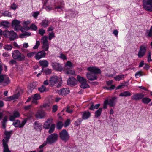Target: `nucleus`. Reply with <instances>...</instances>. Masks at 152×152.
Instances as JSON below:
<instances>
[{"instance_id":"nucleus-23","label":"nucleus","mask_w":152,"mask_h":152,"mask_svg":"<svg viewBox=\"0 0 152 152\" xmlns=\"http://www.w3.org/2000/svg\"><path fill=\"white\" fill-rule=\"evenodd\" d=\"M53 124L51 121L48 119L45 123L43 127L45 129H49L51 124Z\"/></svg>"},{"instance_id":"nucleus-10","label":"nucleus","mask_w":152,"mask_h":152,"mask_svg":"<svg viewBox=\"0 0 152 152\" xmlns=\"http://www.w3.org/2000/svg\"><path fill=\"white\" fill-rule=\"evenodd\" d=\"M146 48L147 47L144 45H142L140 46L137 54L139 58H141L145 55L146 52Z\"/></svg>"},{"instance_id":"nucleus-4","label":"nucleus","mask_w":152,"mask_h":152,"mask_svg":"<svg viewBox=\"0 0 152 152\" xmlns=\"http://www.w3.org/2000/svg\"><path fill=\"white\" fill-rule=\"evenodd\" d=\"M13 58L14 59L20 61L23 60L25 58L24 55L22 54L18 50H15L12 53Z\"/></svg>"},{"instance_id":"nucleus-43","label":"nucleus","mask_w":152,"mask_h":152,"mask_svg":"<svg viewBox=\"0 0 152 152\" xmlns=\"http://www.w3.org/2000/svg\"><path fill=\"white\" fill-rule=\"evenodd\" d=\"M63 124L62 122L61 121L58 122L56 124L57 129L58 130L61 129L62 127Z\"/></svg>"},{"instance_id":"nucleus-58","label":"nucleus","mask_w":152,"mask_h":152,"mask_svg":"<svg viewBox=\"0 0 152 152\" xmlns=\"http://www.w3.org/2000/svg\"><path fill=\"white\" fill-rule=\"evenodd\" d=\"M17 7V6L15 4L13 3L11 5L10 8L13 10H15Z\"/></svg>"},{"instance_id":"nucleus-3","label":"nucleus","mask_w":152,"mask_h":152,"mask_svg":"<svg viewBox=\"0 0 152 152\" xmlns=\"http://www.w3.org/2000/svg\"><path fill=\"white\" fill-rule=\"evenodd\" d=\"M49 84L50 86L53 87L58 83L57 85V88L60 87L62 85V80L61 78H59L57 76H54L51 77L50 79Z\"/></svg>"},{"instance_id":"nucleus-44","label":"nucleus","mask_w":152,"mask_h":152,"mask_svg":"<svg viewBox=\"0 0 152 152\" xmlns=\"http://www.w3.org/2000/svg\"><path fill=\"white\" fill-rule=\"evenodd\" d=\"M32 98L34 100H38L40 99L41 96L39 94H36L34 95L31 96Z\"/></svg>"},{"instance_id":"nucleus-54","label":"nucleus","mask_w":152,"mask_h":152,"mask_svg":"<svg viewBox=\"0 0 152 152\" xmlns=\"http://www.w3.org/2000/svg\"><path fill=\"white\" fill-rule=\"evenodd\" d=\"M45 74L48 75L50 74L51 72V70L48 68L46 69L44 71Z\"/></svg>"},{"instance_id":"nucleus-57","label":"nucleus","mask_w":152,"mask_h":152,"mask_svg":"<svg viewBox=\"0 0 152 152\" xmlns=\"http://www.w3.org/2000/svg\"><path fill=\"white\" fill-rule=\"evenodd\" d=\"M70 124V120L67 119L65 122L64 124V126L66 127L69 125Z\"/></svg>"},{"instance_id":"nucleus-51","label":"nucleus","mask_w":152,"mask_h":152,"mask_svg":"<svg viewBox=\"0 0 152 152\" xmlns=\"http://www.w3.org/2000/svg\"><path fill=\"white\" fill-rule=\"evenodd\" d=\"M30 29L34 30H36L37 29V26L34 24H32L30 26Z\"/></svg>"},{"instance_id":"nucleus-40","label":"nucleus","mask_w":152,"mask_h":152,"mask_svg":"<svg viewBox=\"0 0 152 152\" xmlns=\"http://www.w3.org/2000/svg\"><path fill=\"white\" fill-rule=\"evenodd\" d=\"M124 75H118L114 77V78L116 81H119L124 79Z\"/></svg>"},{"instance_id":"nucleus-8","label":"nucleus","mask_w":152,"mask_h":152,"mask_svg":"<svg viewBox=\"0 0 152 152\" xmlns=\"http://www.w3.org/2000/svg\"><path fill=\"white\" fill-rule=\"evenodd\" d=\"M58 135L56 133H53L49 135L47 138L46 142L49 144H52L56 142Z\"/></svg>"},{"instance_id":"nucleus-50","label":"nucleus","mask_w":152,"mask_h":152,"mask_svg":"<svg viewBox=\"0 0 152 152\" xmlns=\"http://www.w3.org/2000/svg\"><path fill=\"white\" fill-rule=\"evenodd\" d=\"M107 104H108V100H105L104 102L103 106L102 109H106L107 108Z\"/></svg>"},{"instance_id":"nucleus-15","label":"nucleus","mask_w":152,"mask_h":152,"mask_svg":"<svg viewBox=\"0 0 152 152\" xmlns=\"http://www.w3.org/2000/svg\"><path fill=\"white\" fill-rule=\"evenodd\" d=\"M12 132V131H5L4 133L5 136L4 137V138L2 140L3 142L8 143L9 139L10 138Z\"/></svg>"},{"instance_id":"nucleus-33","label":"nucleus","mask_w":152,"mask_h":152,"mask_svg":"<svg viewBox=\"0 0 152 152\" xmlns=\"http://www.w3.org/2000/svg\"><path fill=\"white\" fill-rule=\"evenodd\" d=\"M1 26H3V28H7L9 27L10 23L9 22L3 21L1 22Z\"/></svg>"},{"instance_id":"nucleus-60","label":"nucleus","mask_w":152,"mask_h":152,"mask_svg":"<svg viewBox=\"0 0 152 152\" xmlns=\"http://www.w3.org/2000/svg\"><path fill=\"white\" fill-rule=\"evenodd\" d=\"M48 144L47 142L46 141L44 142L43 143L40 145L39 147V148L40 149H42V148L44 146H45L47 144Z\"/></svg>"},{"instance_id":"nucleus-1","label":"nucleus","mask_w":152,"mask_h":152,"mask_svg":"<svg viewBox=\"0 0 152 152\" xmlns=\"http://www.w3.org/2000/svg\"><path fill=\"white\" fill-rule=\"evenodd\" d=\"M41 42L42 44V48L43 50L36 53L34 58L37 60L45 57L46 55V51L48 50L49 48V45L48 41V37L46 36H44L41 38Z\"/></svg>"},{"instance_id":"nucleus-61","label":"nucleus","mask_w":152,"mask_h":152,"mask_svg":"<svg viewBox=\"0 0 152 152\" xmlns=\"http://www.w3.org/2000/svg\"><path fill=\"white\" fill-rule=\"evenodd\" d=\"M33 114V112L32 111H30L27 114V116L28 118H30L32 117V116Z\"/></svg>"},{"instance_id":"nucleus-24","label":"nucleus","mask_w":152,"mask_h":152,"mask_svg":"<svg viewBox=\"0 0 152 152\" xmlns=\"http://www.w3.org/2000/svg\"><path fill=\"white\" fill-rule=\"evenodd\" d=\"M76 80L73 77H70L67 80V84L70 86H73L75 84Z\"/></svg>"},{"instance_id":"nucleus-55","label":"nucleus","mask_w":152,"mask_h":152,"mask_svg":"<svg viewBox=\"0 0 152 152\" xmlns=\"http://www.w3.org/2000/svg\"><path fill=\"white\" fill-rule=\"evenodd\" d=\"M142 75V72L140 71H139L137 72L135 74V76L136 78H138L140 76Z\"/></svg>"},{"instance_id":"nucleus-2","label":"nucleus","mask_w":152,"mask_h":152,"mask_svg":"<svg viewBox=\"0 0 152 152\" xmlns=\"http://www.w3.org/2000/svg\"><path fill=\"white\" fill-rule=\"evenodd\" d=\"M87 70L90 72L87 73L86 76L88 80L93 81L97 79V75L101 73V70L98 67H89Z\"/></svg>"},{"instance_id":"nucleus-16","label":"nucleus","mask_w":152,"mask_h":152,"mask_svg":"<svg viewBox=\"0 0 152 152\" xmlns=\"http://www.w3.org/2000/svg\"><path fill=\"white\" fill-rule=\"evenodd\" d=\"M20 22L17 20H15L12 21V26L14 28L15 31L19 30L20 28Z\"/></svg>"},{"instance_id":"nucleus-59","label":"nucleus","mask_w":152,"mask_h":152,"mask_svg":"<svg viewBox=\"0 0 152 152\" xmlns=\"http://www.w3.org/2000/svg\"><path fill=\"white\" fill-rule=\"evenodd\" d=\"M48 144L47 142L46 141L44 142L43 143L40 145L39 147V148L40 149H42V148L44 146H45L47 144Z\"/></svg>"},{"instance_id":"nucleus-11","label":"nucleus","mask_w":152,"mask_h":152,"mask_svg":"<svg viewBox=\"0 0 152 152\" xmlns=\"http://www.w3.org/2000/svg\"><path fill=\"white\" fill-rule=\"evenodd\" d=\"M10 83V78L7 76L5 75H0V83L7 85Z\"/></svg>"},{"instance_id":"nucleus-48","label":"nucleus","mask_w":152,"mask_h":152,"mask_svg":"<svg viewBox=\"0 0 152 152\" xmlns=\"http://www.w3.org/2000/svg\"><path fill=\"white\" fill-rule=\"evenodd\" d=\"M46 90V87L44 86H42L41 87L38 88L39 91L41 92H43L45 91Z\"/></svg>"},{"instance_id":"nucleus-9","label":"nucleus","mask_w":152,"mask_h":152,"mask_svg":"<svg viewBox=\"0 0 152 152\" xmlns=\"http://www.w3.org/2000/svg\"><path fill=\"white\" fill-rule=\"evenodd\" d=\"M4 36L7 37H9V39L11 41H14L18 38L17 34L13 31H6L4 34Z\"/></svg>"},{"instance_id":"nucleus-38","label":"nucleus","mask_w":152,"mask_h":152,"mask_svg":"<svg viewBox=\"0 0 152 152\" xmlns=\"http://www.w3.org/2000/svg\"><path fill=\"white\" fill-rule=\"evenodd\" d=\"M55 128V125L54 124H53L50 126L49 128V130H48V133L49 134H51L53 133L54 131Z\"/></svg>"},{"instance_id":"nucleus-31","label":"nucleus","mask_w":152,"mask_h":152,"mask_svg":"<svg viewBox=\"0 0 152 152\" xmlns=\"http://www.w3.org/2000/svg\"><path fill=\"white\" fill-rule=\"evenodd\" d=\"M49 21L46 19L43 20L42 22L40 23V24L44 28L47 27L48 25Z\"/></svg>"},{"instance_id":"nucleus-13","label":"nucleus","mask_w":152,"mask_h":152,"mask_svg":"<svg viewBox=\"0 0 152 152\" xmlns=\"http://www.w3.org/2000/svg\"><path fill=\"white\" fill-rule=\"evenodd\" d=\"M73 66V64L71 62L69 61H67L65 65V69H66V73L68 74L72 73V71L70 70L69 68Z\"/></svg>"},{"instance_id":"nucleus-28","label":"nucleus","mask_w":152,"mask_h":152,"mask_svg":"<svg viewBox=\"0 0 152 152\" xmlns=\"http://www.w3.org/2000/svg\"><path fill=\"white\" fill-rule=\"evenodd\" d=\"M100 105V104L99 103L96 104L95 105L93 104H92L89 108V109L91 110L94 111L95 109H98Z\"/></svg>"},{"instance_id":"nucleus-7","label":"nucleus","mask_w":152,"mask_h":152,"mask_svg":"<svg viewBox=\"0 0 152 152\" xmlns=\"http://www.w3.org/2000/svg\"><path fill=\"white\" fill-rule=\"evenodd\" d=\"M59 137L61 140L64 142L68 141L69 138V134L65 129H63L60 132Z\"/></svg>"},{"instance_id":"nucleus-56","label":"nucleus","mask_w":152,"mask_h":152,"mask_svg":"<svg viewBox=\"0 0 152 152\" xmlns=\"http://www.w3.org/2000/svg\"><path fill=\"white\" fill-rule=\"evenodd\" d=\"M58 107L55 104L53 105L52 107L53 112H55L57 110Z\"/></svg>"},{"instance_id":"nucleus-46","label":"nucleus","mask_w":152,"mask_h":152,"mask_svg":"<svg viewBox=\"0 0 152 152\" xmlns=\"http://www.w3.org/2000/svg\"><path fill=\"white\" fill-rule=\"evenodd\" d=\"M55 37V34L53 32L50 33L48 35V39L49 40H50L52 39Z\"/></svg>"},{"instance_id":"nucleus-52","label":"nucleus","mask_w":152,"mask_h":152,"mask_svg":"<svg viewBox=\"0 0 152 152\" xmlns=\"http://www.w3.org/2000/svg\"><path fill=\"white\" fill-rule=\"evenodd\" d=\"M58 57L61 59L64 60H66V56L62 53L60 54V55L58 56Z\"/></svg>"},{"instance_id":"nucleus-20","label":"nucleus","mask_w":152,"mask_h":152,"mask_svg":"<svg viewBox=\"0 0 152 152\" xmlns=\"http://www.w3.org/2000/svg\"><path fill=\"white\" fill-rule=\"evenodd\" d=\"M69 92L70 91L69 88H64L59 91L58 93L60 95L63 96L69 94Z\"/></svg>"},{"instance_id":"nucleus-34","label":"nucleus","mask_w":152,"mask_h":152,"mask_svg":"<svg viewBox=\"0 0 152 152\" xmlns=\"http://www.w3.org/2000/svg\"><path fill=\"white\" fill-rule=\"evenodd\" d=\"M7 143L3 142V147L4 148L3 150L4 152H11V151L9 149Z\"/></svg>"},{"instance_id":"nucleus-18","label":"nucleus","mask_w":152,"mask_h":152,"mask_svg":"<svg viewBox=\"0 0 152 152\" xmlns=\"http://www.w3.org/2000/svg\"><path fill=\"white\" fill-rule=\"evenodd\" d=\"M117 97L114 96L112 97L109 101L108 100V104L111 107H114L117 102Z\"/></svg>"},{"instance_id":"nucleus-19","label":"nucleus","mask_w":152,"mask_h":152,"mask_svg":"<svg viewBox=\"0 0 152 152\" xmlns=\"http://www.w3.org/2000/svg\"><path fill=\"white\" fill-rule=\"evenodd\" d=\"M46 113L45 112L42 110L38 111L35 115L36 118H43L45 116Z\"/></svg>"},{"instance_id":"nucleus-26","label":"nucleus","mask_w":152,"mask_h":152,"mask_svg":"<svg viewBox=\"0 0 152 152\" xmlns=\"http://www.w3.org/2000/svg\"><path fill=\"white\" fill-rule=\"evenodd\" d=\"M102 110V108H99L94 113V117L96 118H99Z\"/></svg>"},{"instance_id":"nucleus-49","label":"nucleus","mask_w":152,"mask_h":152,"mask_svg":"<svg viewBox=\"0 0 152 152\" xmlns=\"http://www.w3.org/2000/svg\"><path fill=\"white\" fill-rule=\"evenodd\" d=\"M66 111L69 113H71L73 111L71 109V107L69 106L66 107Z\"/></svg>"},{"instance_id":"nucleus-29","label":"nucleus","mask_w":152,"mask_h":152,"mask_svg":"<svg viewBox=\"0 0 152 152\" xmlns=\"http://www.w3.org/2000/svg\"><path fill=\"white\" fill-rule=\"evenodd\" d=\"M131 95V93L129 91H124L120 93L119 96L122 97H127Z\"/></svg>"},{"instance_id":"nucleus-62","label":"nucleus","mask_w":152,"mask_h":152,"mask_svg":"<svg viewBox=\"0 0 152 152\" xmlns=\"http://www.w3.org/2000/svg\"><path fill=\"white\" fill-rule=\"evenodd\" d=\"M30 23V21L29 20H27L26 21H24L23 23V26H27L29 25Z\"/></svg>"},{"instance_id":"nucleus-27","label":"nucleus","mask_w":152,"mask_h":152,"mask_svg":"<svg viewBox=\"0 0 152 152\" xmlns=\"http://www.w3.org/2000/svg\"><path fill=\"white\" fill-rule=\"evenodd\" d=\"M39 63L40 65L43 67H47L48 66V62L46 60H40Z\"/></svg>"},{"instance_id":"nucleus-17","label":"nucleus","mask_w":152,"mask_h":152,"mask_svg":"<svg viewBox=\"0 0 152 152\" xmlns=\"http://www.w3.org/2000/svg\"><path fill=\"white\" fill-rule=\"evenodd\" d=\"M144 96V95L141 93H136L131 97V99L133 100H138L142 99Z\"/></svg>"},{"instance_id":"nucleus-32","label":"nucleus","mask_w":152,"mask_h":152,"mask_svg":"<svg viewBox=\"0 0 152 152\" xmlns=\"http://www.w3.org/2000/svg\"><path fill=\"white\" fill-rule=\"evenodd\" d=\"M87 81L86 80V82H83L81 83H80V86L81 88L83 89H85L87 88H90L89 85L87 84Z\"/></svg>"},{"instance_id":"nucleus-6","label":"nucleus","mask_w":152,"mask_h":152,"mask_svg":"<svg viewBox=\"0 0 152 152\" xmlns=\"http://www.w3.org/2000/svg\"><path fill=\"white\" fill-rule=\"evenodd\" d=\"M44 4L46 6L45 9L47 11L54 10L55 4L53 0H43Z\"/></svg>"},{"instance_id":"nucleus-30","label":"nucleus","mask_w":152,"mask_h":152,"mask_svg":"<svg viewBox=\"0 0 152 152\" xmlns=\"http://www.w3.org/2000/svg\"><path fill=\"white\" fill-rule=\"evenodd\" d=\"M42 125L40 123L35 122L34 123V128L37 130H40L42 129Z\"/></svg>"},{"instance_id":"nucleus-35","label":"nucleus","mask_w":152,"mask_h":152,"mask_svg":"<svg viewBox=\"0 0 152 152\" xmlns=\"http://www.w3.org/2000/svg\"><path fill=\"white\" fill-rule=\"evenodd\" d=\"M31 33L29 32H26L21 34L20 35V37L21 38H23L26 37L28 36H30Z\"/></svg>"},{"instance_id":"nucleus-21","label":"nucleus","mask_w":152,"mask_h":152,"mask_svg":"<svg viewBox=\"0 0 152 152\" xmlns=\"http://www.w3.org/2000/svg\"><path fill=\"white\" fill-rule=\"evenodd\" d=\"M20 116L19 113L18 111H15L13 113V115L10 116V120L11 121H13L16 118H18Z\"/></svg>"},{"instance_id":"nucleus-64","label":"nucleus","mask_w":152,"mask_h":152,"mask_svg":"<svg viewBox=\"0 0 152 152\" xmlns=\"http://www.w3.org/2000/svg\"><path fill=\"white\" fill-rule=\"evenodd\" d=\"M31 105H29L28 106H25L24 107V108L25 110H30L31 108Z\"/></svg>"},{"instance_id":"nucleus-36","label":"nucleus","mask_w":152,"mask_h":152,"mask_svg":"<svg viewBox=\"0 0 152 152\" xmlns=\"http://www.w3.org/2000/svg\"><path fill=\"white\" fill-rule=\"evenodd\" d=\"M13 48L12 46L11 45L6 44L4 45L3 48L7 51H11Z\"/></svg>"},{"instance_id":"nucleus-25","label":"nucleus","mask_w":152,"mask_h":152,"mask_svg":"<svg viewBox=\"0 0 152 152\" xmlns=\"http://www.w3.org/2000/svg\"><path fill=\"white\" fill-rule=\"evenodd\" d=\"M20 96V94L18 93L14 95L6 98L4 99V100L6 101H10L12 100L17 99Z\"/></svg>"},{"instance_id":"nucleus-53","label":"nucleus","mask_w":152,"mask_h":152,"mask_svg":"<svg viewBox=\"0 0 152 152\" xmlns=\"http://www.w3.org/2000/svg\"><path fill=\"white\" fill-rule=\"evenodd\" d=\"M45 33V30L41 28L39 30V33L42 36Z\"/></svg>"},{"instance_id":"nucleus-42","label":"nucleus","mask_w":152,"mask_h":152,"mask_svg":"<svg viewBox=\"0 0 152 152\" xmlns=\"http://www.w3.org/2000/svg\"><path fill=\"white\" fill-rule=\"evenodd\" d=\"M77 79L78 81L81 83L83 82H86V80L83 77H81L80 75H77Z\"/></svg>"},{"instance_id":"nucleus-63","label":"nucleus","mask_w":152,"mask_h":152,"mask_svg":"<svg viewBox=\"0 0 152 152\" xmlns=\"http://www.w3.org/2000/svg\"><path fill=\"white\" fill-rule=\"evenodd\" d=\"M39 13L37 11L34 12L33 14V16L35 18H36L38 15Z\"/></svg>"},{"instance_id":"nucleus-39","label":"nucleus","mask_w":152,"mask_h":152,"mask_svg":"<svg viewBox=\"0 0 152 152\" xmlns=\"http://www.w3.org/2000/svg\"><path fill=\"white\" fill-rule=\"evenodd\" d=\"M2 15L4 16L11 17L12 15L10 12L7 11H6L2 12Z\"/></svg>"},{"instance_id":"nucleus-47","label":"nucleus","mask_w":152,"mask_h":152,"mask_svg":"<svg viewBox=\"0 0 152 152\" xmlns=\"http://www.w3.org/2000/svg\"><path fill=\"white\" fill-rule=\"evenodd\" d=\"M40 44V41H36L35 45L33 47V49H37Z\"/></svg>"},{"instance_id":"nucleus-22","label":"nucleus","mask_w":152,"mask_h":152,"mask_svg":"<svg viewBox=\"0 0 152 152\" xmlns=\"http://www.w3.org/2000/svg\"><path fill=\"white\" fill-rule=\"evenodd\" d=\"M91 113L89 111H85L83 112L82 117L83 119L87 120L91 116Z\"/></svg>"},{"instance_id":"nucleus-41","label":"nucleus","mask_w":152,"mask_h":152,"mask_svg":"<svg viewBox=\"0 0 152 152\" xmlns=\"http://www.w3.org/2000/svg\"><path fill=\"white\" fill-rule=\"evenodd\" d=\"M7 121V117L6 116L3 118L2 121L1 122L2 126L4 129H5L6 128V124Z\"/></svg>"},{"instance_id":"nucleus-14","label":"nucleus","mask_w":152,"mask_h":152,"mask_svg":"<svg viewBox=\"0 0 152 152\" xmlns=\"http://www.w3.org/2000/svg\"><path fill=\"white\" fill-rule=\"evenodd\" d=\"M51 65L53 69L56 71L61 72L63 69L62 65L58 63H52Z\"/></svg>"},{"instance_id":"nucleus-37","label":"nucleus","mask_w":152,"mask_h":152,"mask_svg":"<svg viewBox=\"0 0 152 152\" xmlns=\"http://www.w3.org/2000/svg\"><path fill=\"white\" fill-rule=\"evenodd\" d=\"M151 101V99L148 97H143L142 99V102L144 104H148Z\"/></svg>"},{"instance_id":"nucleus-5","label":"nucleus","mask_w":152,"mask_h":152,"mask_svg":"<svg viewBox=\"0 0 152 152\" xmlns=\"http://www.w3.org/2000/svg\"><path fill=\"white\" fill-rule=\"evenodd\" d=\"M143 8L149 12H152V0H142Z\"/></svg>"},{"instance_id":"nucleus-12","label":"nucleus","mask_w":152,"mask_h":152,"mask_svg":"<svg viewBox=\"0 0 152 152\" xmlns=\"http://www.w3.org/2000/svg\"><path fill=\"white\" fill-rule=\"evenodd\" d=\"M26 121H27L26 119L24 120L21 122H20V120H17L13 122L12 124L15 127L21 128L24 126Z\"/></svg>"},{"instance_id":"nucleus-45","label":"nucleus","mask_w":152,"mask_h":152,"mask_svg":"<svg viewBox=\"0 0 152 152\" xmlns=\"http://www.w3.org/2000/svg\"><path fill=\"white\" fill-rule=\"evenodd\" d=\"M36 53V52H31L28 53L27 54V56L28 58H31L35 56Z\"/></svg>"}]
</instances>
